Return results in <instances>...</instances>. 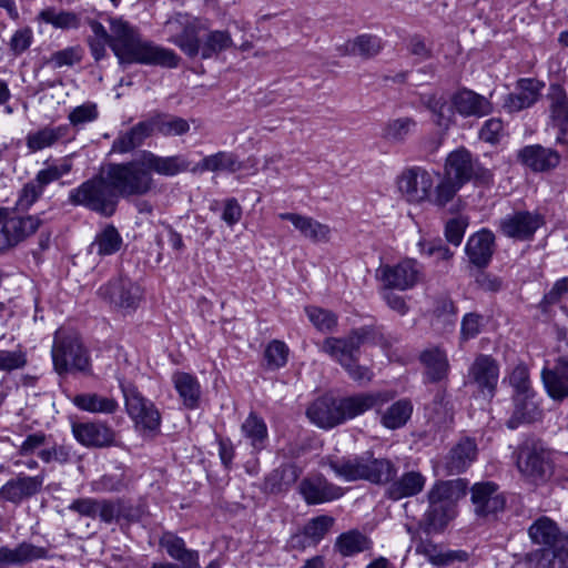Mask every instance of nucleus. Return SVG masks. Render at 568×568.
Here are the masks:
<instances>
[{
	"mask_svg": "<svg viewBox=\"0 0 568 568\" xmlns=\"http://www.w3.org/2000/svg\"><path fill=\"white\" fill-rule=\"evenodd\" d=\"M172 383L186 408L194 409L199 406L201 386L195 376L184 372H175L172 375Z\"/></svg>",
	"mask_w": 568,
	"mask_h": 568,
	"instance_id": "obj_48",
	"label": "nucleus"
},
{
	"mask_svg": "<svg viewBox=\"0 0 568 568\" xmlns=\"http://www.w3.org/2000/svg\"><path fill=\"white\" fill-rule=\"evenodd\" d=\"M312 423L322 428H332L341 424L338 398L323 396L313 402L306 410Z\"/></svg>",
	"mask_w": 568,
	"mask_h": 568,
	"instance_id": "obj_35",
	"label": "nucleus"
},
{
	"mask_svg": "<svg viewBox=\"0 0 568 568\" xmlns=\"http://www.w3.org/2000/svg\"><path fill=\"white\" fill-rule=\"evenodd\" d=\"M110 48L120 63L155 64L173 69L180 58L170 49L142 41L138 30L122 18H110Z\"/></svg>",
	"mask_w": 568,
	"mask_h": 568,
	"instance_id": "obj_1",
	"label": "nucleus"
},
{
	"mask_svg": "<svg viewBox=\"0 0 568 568\" xmlns=\"http://www.w3.org/2000/svg\"><path fill=\"white\" fill-rule=\"evenodd\" d=\"M277 217L291 222L295 230H297L303 237L310 240L313 243H322L329 240V226L318 222L311 216L285 212L278 213Z\"/></svg>",
	"mask_w": 568,
	"mask_h": 568,
	"instance_id": "obj_28",
	"label": "nucleus"
},
{
	"mask_svg": "<svg viewBox=\"0 0 568 568\" xmlns=\"http://www.w3.org/2000/svg\"><path fill=\"white\" fill-rule=\"evenodd\" d=\"M143 161L149 173L163 176H175L189 170L190 162L182 154L160 156L151 151H142Z\"/></svg>",
	"mask_w": 568,
	"mask_h": 568,
	"instance_id": "obj_30",
	"label": "nucleus"
},
{
	"mask_svg": "<svg viewBox=\"0 0 568 568\" xmlns=\"http://www.w3.org/2000/svg\"><path fill=\"white\" fill-rule=\"evenodd\" d=\"M122 244L123 240L116 227L108 224L95 234L93 242L89 246V252L102 257L109 256L119 252Z\"/></svg>",
	"mask_w": 568,
	"mask_h": 568,
	"instance_id": "obj_49",
	"label": "nucleus"
},
{
	"mask_svg": "<svg viewBox=\"0 0 568 568\" xmlns=\"http://www.w3.org/2000/svg\"><path fill=\"white\" fill-rule=\"evenodd\" d=\"M544 87V82L535 78L518 80L516 91L506 97L504 108L513 113L531 106L540 97Z\"/></svg>",
	"mask_w": 568,
	"mask_h": 568,
	"instance_id": "obj_24",
	"label": "nucleus"
},
{
	"mask_svg": "<svg viewBox=\"0 0 568 568\" xmlns=\"http://www.w3.org/2000/svg\"><path fill=\"white\" fill-rule=\"evenodd\" d=\"M494 234L490 231H480L471 235L466 244V254L469 261L478 266H486L494 253Z\"/></svg>",
	"mask_w": 568,
	"mask_h": 568,
	"instance_id": "obj_43",
	"label": "nucleus"
},
{
	"mask_svg": "<svg viewBox=\"0 0 568 568\" xmlns=\"http://www.w3.org/2000/svg\"><path fill=\"white\" fill-rule=\"evenodd\" d=\"M544 223V216L538 212L518 211L501 219L499 227L509 239L528 241Z\"/></svg>",
	"mask_w": 568,
	"mask_h": 568,
	"instance_id": "obj_18",
	"label": "nucleus"
},
{
	"mask_svg": "<svg viewBox=\"0 0 568 568\" xmlns=\"http://www.w3.org/2000/svg\"><path fill=\"white\" fill-rule=\"evenodd\" d=\"M232 43L231 37L225 31L211 32L201 49L203 59L211 58L213 54L229 48Z\"/></svg>",
	"mask_w": 568,
	"mask_h": 568,
	"instance_id": "obj_63",
	"label": "nucleus"
},
{
	"mask_svg": "<svg viewBox=\"0 0 568 568\" xmlns=\"http://www.w3.org/2000/svg\"><path fill=\"white\" fill-rule=\"evenodd\" d=\"M33 454L44 464L58 463L68 464L71 460V448L51 440V437L43 432L29 434L18 447L17 455L28 457Z\"/></svg>",
	"mask_w": 568,
	"mask_h": 568,
	"instance_id": "obj_8",
	"label": "nucleus"
},
{
	"mask_svg": "<svg viewBox=\"0 0 568 568\" xmlns=\"http://www.w3.org/2000/svg\"><path fill=\"white\" fill-rule=\"evenodd\" d=\"M159 545L181 568H200L199 551L186 548L185 541L178 535L165 531L159 539Z\"/></svg>",
	"mask_w": 568,
	"mask_h": 568,
	"instance_id": "obj_29",
	"label": "nucleus"
},
{
	"mask_svg": "<svg viewBox=\"0 0 568 568\" xmlns=\"http://www.w3.org/2000/svg\"><path fill=\"white\" fill-rule=\"evenodd\" d=\"M52 557L47 548L30 542H21L16 548L0 547V562L13 566H22L34 560Z\"/></svg>",
	"mask_w": 568,
	"mask_h": 568,
	"instance_id": "obj_41",
	"label": "nucleus"
},
{
	"mask_svg": "<svg viewBox=\"0 0 568 568\" xmlns=\"http://www.w3.org/2000/svg\"><path fill=\"white\" fill-rule=\"evenodd\" d=\"M264 357L268 369H278L287 363L288 347L284 342L273 339L267 344Z\"/></svg>",
	"mask_w": 568,
	"mask_h": 568,
	"instance_id": "obj_59",
	"label": "nucleus"
},
{
	"mask_svg": "<svg viewBox=\"0 0 568 568\" xmlns=\"http://www.w3.org/2000/svg\"><path fill=\"white\" fill-rule=\"evenodd\" d=\"M382 49V39L377 36L366 33L347 40L344 44L337 47V51L341 55H354L365 60L376 57Z\"/></svg>",
	"mask_w": 568,
	"mask_h": 568,
	"instance_id": "obj_44",
	"label": "nucleus"
},
{
	"mask_svg": "<svg viewBox=\"0 0 568 568\" xmlns=\"http://www.w3.org/2000/svg\"><path fill=\"white\" fill-rule=\"evenodd\" d=\"M477 456V445L470 438H464L458 442L447 454L444 460L445 469L448 475L460 474L465 471Z\"/></svg>",
	"mask_w": 568,
	"mask_h": 568,
	"instance_id": "obj_39",
	"label": "nucleus"
},
{
	"mask_svg": "<svg viewBox=\"0 0 568 568\" xmlns=\"http://www.w3.org/2000/svg\"><path fill=\"white\" fill-rule=\"evenodd\" d=\"M155 132L152 118L138 122L130 130L120 132L114 139L111 152L125 154L141 146Z\"/></svg>",
	"mask_w": 568,
	"mask_h": 568,
	"instance_id": "obj_27",
	"label": "nucleus"
},
{
	"mask_svg": "<svg viewBox=\"0 0 568 568\" xmlns=\"http://www.w3.org/2000/svg\"><path fill=\"white\" fill-rule=\"evenodd\" d=\"M548 99L550 100L551 121L559 130L556 141L562 143L568 131V97L561 85L551 84Z\"/></svg>",
	"mask_w": 568,
	"mask_h": 568,
	"instance_id": "obj_40",
	"label": "nucleus"
},
{
	"mask_svg": "<svg viewBox=\"0 0 568 568\" xmlns=\"http://www.w3.org/2000/svg\"><path fill=\"white\" fill-rule=\"evenodd\" d=\"M476 162L469 151L459 149L452 152L445 163L444 174L450 180L464 185L475 175Z\"/></svg>",
	"mask_w": 568,
	"mask_h": 568,
	"instance_id": "obj_33",
	"label": "nucleus"
},
{
	"mask_svg": "<svg viewBox=\"0 0 568 568\" xmlns=\"http://www.w3.org/2000/svg\"><path fill=\"white\" fill-rule=\"evenodd\" d=\"M72 403L79 409L93 414H113L119 407L114 398L98 393L78 394L73 397Z\"/></svg>",
	"mask_w": 568,
	"mask_h": 568,
	"instance_id": "obj_50",
	"label": "nucleus"
},
{
	"mask_svg": "<svg viewBox=\"0 0 568 568\" xmlns=\"http://www.w3.org/2000/svg\"><path fill=\"white\" fill-rule=\"evenodd\" d=\"M71 139L69 124L47 125L37 131L29 132L26 136V145L30 152H38L51 148L59 142H68Z\"/></svg>",
	"mask_w": 568,
	"mask_h": 568,
	"instance_id": "obj_32",
	"label": "nucleus"
},
{
	"mask_svg": "<svg viewBox=\"0 0 568 568\" xmlns=\"http://www.w3.org/2000/svg\"><path fill=\"white\" fill-rule=\"evenodd\" d=\"M37 20L55 29H77L80 26V19L74 12L57 10L54 7L41 10Z\"/></svg>",
	"mask_w": 568,
	"mask_h": 568,
	"instance_id": "obj_56",
	"label": "nucleus"
},
{
	"mask_svg": "<svg viewBox=\"0 0 568 568\" xmlns=\"http://www.w3.org/2000/svg\"><path fill=\"white\" fill-rule=\"evenodd\" d=\"M99 111L95 103L87 102L75 106L68 115L70 124L75 128H81L87 123L93 122L98 119Z\"/></svg>",
	"mask_w": 568,
	"mask_h": 568,
	"instance_id": "obj_64",
	"label": "nucleus"
},
{
	"mask_svg": "<svg viewBox=\"0 0 568 568\" xmlns=\"http://www.w3.org/2000/svg\"><path fill=\"white\" fill-rule=\"evenodd\" d=\"M44 215V212L29 215H4V220L0 223L2 224L0 231L8 242L9 248L32 236L47 222Z\"/></svg>",
	"mask_w": 568,
	"mask_h": 568,
	"instance_id": "obj_16",
	"label": "nucleus"
},
{
	"mask_svg": "<svg viewBox=\"0 0 568 568\" xmlns=\"http://www.w3.org/2000/svg\"><path fill=\"white\" fill-rule=\"evenodd\" d=\"M241 432L253 453H260L265 449L268 442V432L263 418L251 413L243 422Z\"/></svg>",
	"mask_w": 568,
	"mask_h": 568,
	"instance_id": "obj_46",
	"label": "nucleus"
},
{
	"mask_svg": "<svg viewBox=\"0 0 568 568\" xmlns=\"http://www.w3.org/2000/svg\"><path fill=\"white\" fill-rule=\"evenodd\" d=\"M68 201L72 205L84 206L105 217L112 216L119 204V197L110 185L106 174L94 176L72 189Z\"/></svg>",
	"mask_w": 568,
	"mask_h": 568,
	"instance_id": "obj_5",
	"label": "nucleus"
},
{
	"mask_svg": "<svg viewBox=\"0 0 568 568\" xmlns=\"http://www.w3.org/2000/svg\"><path fill=\"white\" fill-rule=\"evenodd\" d=\"M541 381L547 395L555 402L568 398V356H559L551 368L544 367Z\"/></svg>",
	"mask_w": 568,
	"mask_h": 568,
	"instance_id": "obj_22",
	"label": "nucleus"
},
{
	"mask_svg": "<svg viewBox=\"0 0 568 568\" xmlns=\"http://www.w3.org/2000/svg\"><path fill=\"white\" fill-rule=\"evenodd\" d=\"M454 517V507L428 504V508L419 521V528L427 535L438 534L446 528Z\"/></svg>",
	"mask_w": 568,
	"mask_h": 568,
	"instance_id": "obj_47",
	"label": "nucleus"
},
{
	"mask_svg": "<svg viewBox=\"0 0 568 568\" xmlns=\"http://www.w3.org/2000/svg\"><path fill=\"white\" fill-rule=\"evenodd\" d=\"M98 295L118 308L133 311L142 298V291L130 278L119 277L100 286Z\"/></svg>",
	"mask_w": 568,
	"mask_h": 568,
	"instance_id": "obj_15",
	"label": "nucleus"
},
{
	"mask_svg": "<svg viewBox=\"0 0 568 568\" xmlns=\"http://www.w3.org/2000/svg\"><path fill=\"white\" fill-rule=\"evenodd\" d=\"M242 162L233 152L219 151L216 153L204 156L192 169L194 173L213 172V173H235L242 170Z\"/></svg>",
	"mask_w": 568,
	"mask_h": 568,
	"instance_id": "obj_42",
	"label": "nucleus"
},
{
	"mask_svg": "<svg viewBox=\"0 0 568 568\" xmlns=\"http://www.w3.org/2000/svg\"><path fill=\"white\" fill-rule=\"evenodd\" d=\"M470 500L477 517L486 518L503 511L506 505L504 493L493 481H480L473 485Z\"/></svg>",
	"mask_w": 568,
	"mask_h": 568,
	"instance_id": "obj_17",
	"label": "nucleus"
},
{
	"mask_svg": "<svg viewBox=\"0 0 568 568\" xmlns=\"http://www.w3.org/2000/svg\"><path fill=\"white\" fill-rule=\"evenodd\" d=\"M105 173L119 199L141 197L155 187V181L146 170L142 152L131 161L108 164Z\"/></svg>",
	"mask_w": 568,
	"mask_h": 568,
	"instance_id": "obj_3",
	"label": "nucleus"
},
{
	"mask_svg": "<svg viewBox=\"0 0 568 568\" xmlns=\"http://www.w3.org/2000/svg\"><path fill=\"white\" fill-rule=\"evenodd\" d=\"M462 186L463 185L450 180V178L443 175L435 189L430 192L428 202L435 206L445 207L455 199Z\"/></svg>",
	"mask_w": 568,
	"mask_h": 568,
	"instance_id": "obj_58",
	"label": "nucleus"
},
{
	"mask_svg": "<svg viewBox=\"0 0 568 568\" xmlns=\"http://www.w3.org/2000/svg\"><path fill=\"white\" fill-rule=\"evenodd\" d=\"M372 333L371 327L364 326L354 329L346 337H327L323 343L322 351L344 367L351 362L357 361L361 346Z\"/></svg>",
	"mask_w": 568,
	"mask_h": 568,
	"instance_id": "obj_12",
	"label": "nucleus"
},
{
	"mask_svg": "<svg viewBox=\"0 0 568 568\" xmlns=\"http://www.w3.org/2000/svg\"><path fill=\"white\" fill-rule=\"evenodd\" d=\"M298 477L295 466L287 465L270 473L264 481V489L271 494H277L286 489Z\"/></svg>",
	"mask_w": 568,
	"mask_h": 568,
	"instance_id": "obj_57",
	"label": "nucleus"
},
{
	"mask_svg": "<svg viewBox=\"0 0 568 568\" xmlns=\"http://www.w3.org/2000/svg\"><path fill=\"white\" fill-rule=\"evenodd\" d=\"M467 483L458 478L453 480H438L427 493L428 504L454 507L458 499L466 495Z\"/></svg>",
	"mask_w": 568,
	"mask_h": 568,
	"instance_id": "obj_31",
	"label": "nucleus"
},
{
	"mask_svg": "<svg viewBox=\"0 0 568 568\" xmlns=\"http://www.w3.org/2000/svg\"><path fill=\"white\" fill-rule=\"evenodd\" d=\"M124 396L126 412L140 426L155 430L160 426L161 416L154 404L142 396L138 388L128 383H120Z\"/></svg>",
	"mask_w": 568,
	"mask_h": 568,
	"instance_id": "obj_13",
	"label": "nucleus"
},
{
	"mask_svg": "<svg viewBox=\"0 0 568 568\" xmlns=\"http://www.w3.org/2000/svg\"><path fill=\"white\" fill-rule=\"evenodd\" d=\"M386 496L392 500L414 497L423 491L426 477L417 470H409L395 479V476L388 481Z\"/></svg>",
	"mask_w": 568,
	"mask_h": 568,
	"instance_id": "obj_34",
	"label": "nucleus"
},
{
	"mask_svg": "<svg viewBox=\"0 0 568 568\" xmlns=\"http://www.w3.org/2000/svg\"><path fill=\"white\" fill-rule=\"evenodd\" d=\"M435 172L422 166L405 169L398 178V190L409 203L420 204L428 202L435 184Z\"/></svg>",
	"mask_w": 568,
	"mask_h": 568,
	"instance_id": "obj_10",
	"label": "nucleus"
},
{
	"mask_svg": "<svg viewBox=\"0 0 568 568\" xmlns=\"http://www.w3.org/2000/svg\"><path fill=\"white\" fill-rule=\"evenodd\" d=\"M321 465L328 466L344 481L367 480L381 485L388 483L397 474V468L389 459L374 458L368 452L342 458L327 456Z\"/></svg>",
	"mask_w": 568,
	"mask_h": 568,
	"instance_id": "obj_2",
	"label": "nucleus"
},
{
	"mask_svg": "<svg viewBox=\"0 0 568 568\" xmlns=\"http://www.w3.org/2000/svg\"><path fill=\"white\" fill-rule=\"evenodd\" d=\"M423 103L436 116L435 121L438 125L445 124L450 112L447 105V98L444 94H429L423 97Z\"/></svg>",
	"mask_w": 568,
	"mask_h": 568,
	"instance_id": "obj_62",
	"label": "nucleus"
},
{
	"mask_svg": "<svg viewBox=\"0 0 568 568\" xmlns=\"http://www.w3.org/2000/svg\"><path fill=\"white\" fill-rule=\"evenodd\" d=\"M72 170V162L63 159L60 163L50 164L38 171L34 179L27 182L19 191L16 206L20 211H29L42 196L45 187L67 175Z\"/></svg>",
	"mask_w": 568,
	"mask_h": 568,
	"instance_id": "obj_7",
	"label": "nucleus"
},
{
	"mask_svg": "<svg viewBox=\"0 0 568 568\" xmlns=\"http://www.w3.org/2000/svg\"><path fill=\"white\" fill-rule=\"evenodd\" d=\"M163 32L168 34L169 42L178 45L189 57L199 53V26L195 20L178 14L165 22Z\"/></svg>",
	"mask_w": 568,
	"mask_h": 568,
	"instance_id": "obj_14",
	"label": "nucleus"
},
{
	"mask_svg": "<svg viewBox=\"0 0 568 568\" xmlns=\"http://www.w3.org/2000/svg\"><path fill=\"white\" fill-rule=\"evenodd\" d=\"M519 471L534 483H544L552 475L550 453L534 439L524 440L516 450Z\"/></svg>",
	"mask_w": 568,
	"mask_h": 568,
	"instance_id": "obj_6",
	"label": "nucleus"
},
{
	"mask_svg": "<svg viewBox=\"0 0 568 568\" xmlns=\"http://www.w3.org/2000/svg\"><path fill=\"white\" fill-rule=\"evenodd\" d=\"M528 536L532 544L540 545L541 548L568 545V535L547 516L539 517L530 525Z\"/></svg>",
	"mask_w": 568,
	"mask_h": 568,
	"instance_id": "obj_25",
	"label": "nucleus"
},
{
	"mask_svg": "<svg viewBox=\"0 0 568 568\" xmlns=\"http://www.w3.org/2000/svg\"><path fill=\"white\" fill-rule=\"evenodd\" d=\"M154 130L163 136H180L189 132V122L180 116L155 112L151 115Z\"/></svg>",
	"mask_w": 568,
	"mask_h": 568,
	"instance_id": "obj_54",
	"label": "nucleus"
},
{
	"mask_svg": "<svg viewBox=\"0 0 568 568\" xmlns=\"http://www.w3.org/2000/svg\"><path fill=\"white\" fill-rule=\"evenodd\" d=\"M43 484L44 474L42 473L36 476L19 474L0 488V499L19 505L23 500L39 494L42 490Z\"/></svg>",
	"mask_w": 568,
	"mask_h": 568,
	"instance_id": "obj_20",
	"label": "nucleus"
},
{
	"mask_svg": "<svg viewBox=\"0 0 568 568\" xmlns=\"http://www.w3.org/2000/svg\"><path fill=\"white\" fill-rule=\"evenodd\" d=\"M430 382H439L447 376L449 364L447 355L438 347L426 349L420 355Z\"/></svg>",
	"mask_w": 568,
	"mask_h": 568,
	"instance_id": "obj_53",
	"label": "nucleus"
},
{
	"mask_svg": "<svg viewBox=\"0 0 568 568\" xmlns=\"http://www.w3.org/2000/svg\"><path fill=\"white\" fill-rule=\"evenodd\" d=\"M372 540L358 530H348L341 534L335 541L334 548L343 557H352L371 549Z\"/></svg>",
	"mask_w": 568,
	"mask_h": 568,
	"instance_id": "obj_52",
	"label": "nucleus"
},
{
	"mask_svg": "<svg viewBox=\"0 0 568 568\" xmlns=\"http://www.w3.org/2000/svg\"><path fill=\"white\" fill-rule=\"evenodd\" d=\"M51 357L53 369L59 376L91 373L89 351L77 332L58 329L53 336Z\"/></svg>",
	"mask_w": 568,
	"mask_h": 568,
	"instance_id": "obj_4",
	"label": "nucleus"
},
{
	"mask_svg": "<svg viewBox=\"0 0 568 568\" xmlns=\"http://www.w3.org/2000/svg\"><path fill=\"white\" fill-rule=\"evenodd\" d=\"M417 122L404 116L388 120L382 128L381 138L390 144H403L415 132Z\"/></svg>",
	"mask_w": 568,
	"mask_h": 568,
	"instance_id": "obj_51",
	"label": "nucleus"
},
{
	"mask_svg": "<svg viewBox=\"0 0 568 568\" xmlns=\"http://www.w3.org/2000/svg\"><path fill=\"white\" fill-rule=\"evenodd\" d=\"M420 276L422 267L413 258L402 260L394 265H381L376 271V277L383 282L387 290H410L419 282Z\"/></svg>",
	"mask_w": 568,
	"mask_h": 568,
	"instance_id": "obj_11",
	"label": "nucleus"
},
{
	"mask_svg": "<svg viewBox=\"0 0 568 568\" xmlns=\"http://www.w3.org/2000/svg\"><path fill=\"white\" fill-rule=\"evenodd\" d=\"M529 568H568V545L539 548L525 555Z\"/></svg>",
	"mask_w": 568,
	"mask_h": 568,
	"instance_id": "obj_38",
	"label": "nucleus"
},
{
	"mask_svg": "<svg viewBox=\"0 0 568 568\" xmlns=\"http://www.w3.org/2000/svg\"><path fill=\"white\" fill-rule=\"evenodd\" d=\"M536 393L513 394L514 410L506 425L516 429L524 423H531L540 418L541 410L535 400Z\"/></svg>",
	"mask_w": 568,
	"mask_h": 568,
	"instance_id": "obj_36",
	"label": "nucleus"
},
{
	"mask_svg": "<svg viewBox=\"0 0 568 568\" xmlns=\"http://www.w3.org/2000/svg\"><path fill=\"white\" fill-rule=\"evenodd\" d=\"M453 106L463 116L481 118L493 111L490 101L468 89H464L454 94Z\"/></svg>",
	"mask_w": 568,
	"mask_h": 568,
	"instance_id": "obj_37",
	"label": "nucleus"
},
{
	"mask_svg": "<svg viewBox=\"0 0 568 568\" xmlns=\"http://www.w3.org/2000/svg\"><path fill=\"white\" fill-rule=\"evenodd\" d=\"M518 160L534 172L555 169L560 162L557 151L540 144L527 145L518 151Z\"/></svg>",
	"mask_w": 568,
	"mask_h": 568,
	"instance_id": "obj_26",
	"label": "nucleus"
},
{
	"mask_svg": "<svg viewBox=\"0 0 568 568\" xmlns=\"http://www.w3.org/2000/svg\"><path fill=\"white\" fill-rule=\"evenodd\" d=\"M381 408H375L379 415V423L390 430L404 427L413 414V404L407 398L396 400L384 410Z\"/></svg>",
	"mask_w": 568,
	"mask_h": 568,
	"instance_id": "obj_45",
	"label": "nucleus"
},
{
	"mask_svg": "<svg viewBox=\"0 0 568 568\" xmlns=\"http://www.w3.org/2000/svg\"><path fill=\"white\" fill-rule=\"evenodd\" d=\"M499 365L490 355H478L467 374V385L474 387L477 396L490 402L497 392Z\"/></svg>",
	"mask_w": 568,
	"mask_h": 568,
	"instance_id": "obj_9",
	"label": "nucleus"
},
{
	"mask_svg": "<svg viewBox=\"0 0 568 568\" xmlns=\"http://www.w3.org/2000/svg\"><path fill=\"white\" fill-rule=\"evenodd\" d=\"M97 517L104 524L120 523L122 511V499H101L98 501Z\"/></svg>",
	"mask_w": 568,
	"mask_h": 568,
	"instance_id": "obj_61",
	"label": "nucleus"
},
{
	"mask_svg": "<svg viewBox=\"0 0 568 568\" xmlns=\"http://www.w3.org/2000/svg\"><path fill=\"white\" fill-rule=\"evenodd\" d=\"M392 392L362 393L338 398L341 424L363 415L369 409L382 407L394 398Z\"/></svg>",
	"mask_w": 568,
	"mask_h": 568,
	"instance_id": "obj_19",
	"label": "nucleus"
},
{
	"mask_svg": "<svg viewBox=\"0 0 568 568\" xmlns=\"http://www.w3.org/2000/svg\"><path fill=\"white\" fill-rule=\"evenodd\" d=\"M334 525V518L327 515H321L312 518L303 528V531L306 534L308 538H311V542L317 545L325 535L329 531L332 526Z\"/></svg>",
	"mask_w": 568,
	"mask_h": 568,
	"instance_id": "obj_60",
	"label": "nucleus"
},
{
	"mask_svg": "<svg viewBox=\"0 0 568 568\" xmlns=\"http://www.w3.org/2000/svg\"><path fill=\"white\" fill-rule=\"evenodd\" d=\"M456 322V308L449 297H438L434 302L432 325L436 329L450 331Z\"/></svg>",
	"mask_w": 568,
	"mask_h": 568,
	"instance_id": "obj_55",
	"label": "nucleus"
},
{
	"mask_svg": "<svg viewBox=\"0 0 568 568\" xmlns=\"http://www.w3.org/2000/svg\"><path fill=\"white\" fill-rule=\"evenodd\" d=\"M298 490L307 505L329 503L344 495L342 487L328 481L323 475L302 479Z\"/></svg>",
	"mask_w": 568,
	"mask_h": 568,
	"instance_id": "obj_21",
	"label": "nucleus"
},
{
	"mask_svg": "<svg viewBox=\"0 0 568 568\" xmlns=\"http://www.w3.org/2000/svg\"><path fill=\"white\" fill-rule=\"evenodd\" d=\"M72 434L85 447H108L114 443V432L100 422L73 423Z\"/></svg>",
	"mask_w": 568,
	"mask_h": 568,
	"instance_id": "obj_23",
	"label": "nucleus"
}]
</instances>
